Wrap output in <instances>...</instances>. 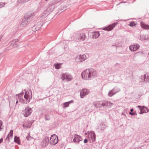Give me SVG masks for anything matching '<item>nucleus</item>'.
Segmentation results:
<instances>
[{
    "label": "nucleus",
    "mask_w": 149,
    "mask_h": 149,
    "mask_svg": "<svg viewBox=\"0 0 149 149\" xmlns=\"http://www.w3.org/2000/svg\"><path fill=\"white\" fill-rule=\"evenodd\" d=\"M88 141L86 139H85L84 141V142L85 143H86Z\"/></svg>",
    "instance_id": "obj_27"
},
{
    "label": "nucleus",
    "mask_w": 149,
    "mask_h": 149,
    "mask_svg": "<svg viewBox=\"0 0 149 149\" xmlns=\"http://www.w3.org/2000/svg\"><path fill=\"white\" fill-rule=\"evenodd\" d=\"M22 97V94H19L18 96H16L15 97L13 100V101L14 102H16V104H17L18 103V99L20 101V98H21Z\"/></svg>",
    "instance_id": "obj_13"
},
{
    "label": "nucleus",
    "mask_w": 149,
    "mask_h": 149,
    "mask_svg": "<svg viewBox=\"0 0 149 149\" xmlns=\"http://www.w3.org/2000/svg\"><path fill=\"white\" fill-rule=\"evenodd\" d=\"M27 0H18V2L20 3H24L27 1Z\"/></svg>",
    "instance_id": "obj_24"
},
{
    "label": "nucleus",
    "mask_w": 149,
    "mask_h": 149,
    "mask_svg": "<svg viewBox=\"0 0 149 149\" xmlns=\"http://www.w3.org/2000/svg\"><path fill=\"white\" fill-rule=\"evenodd\" d=\"M86 134H87V133H86L85 134V135H86Z\"/></svg>",
    "instance_id": "obj_35"
},
{
    "label": "nucleus",
    "mask_w": 149,
    "mask_h": 149,
    "mask_svg": "<svg viewBox=\"0 0 149 149\" xmlns=\"http://www.w3.org/2000/svg\"><path fill=\"white\" fill-rule=\"evenodd\" d=\"M11 44L13 47H17L19 45L18 40L17 39H15L13 40L11 42Z\"/></svg>",
    "instance_id": "obj_11"
},
{
    "label": "nucleus",
    "mask_w": 149,
    "mask_h": 149,
    "mask_svg": "<svg viewBox=\"0 0 149 149\" xmlns=\"http://www.w3.org/2000/svg\"><path fill=\"white\" fill-rule=\"evenodd\" d=\"M117 23H114L113 24L103 28V29L104 30H106L108 31H110L112 30L114 27L116 26Z\"/></svg>",
    "instance_id": "obj_6"
},
{
    "label": "nucleus",
    "mask_w": 149,
    "mask_h": 149,
    "mask_svg": "<svg viewBox=\"0 0 149 149\" xmlns=\"http://www.w3.org/2000/svg\"><path fill=\"white\" fill-rule=\"evenodd\" d=\"M62 64V63L55 64H54V66H55V68L57 69H60L61 68V66Z\"/></svg>",
    "instance_id": "obj_20"
},
{
    "label": "nucleus",
    "mask_w": 149,
    "mask_h": 149,
    "mask_svg": "<svg viewBox=\"0 0 149 149\" xmlns=\"http://www.w3.org/2000/svg\"><path fill=\"white\" fill-rule=\"evenodd\" d=\"M138 107H139V108H141V110L142 111V110L143 109V108H142V109L141 108V106H139Z\"/></svg>",
    "instance_id": "obj_29"
},
{
    "label": "nucleus",
    "mask_w": 149,
    "mask_h": 149,
    "mask_svg": "<svg viewBox=\"0 0 149 149\" xmlns=\"http://www.w3.org/2000/svg\"><path fill=\"white\" fill-rule=\"evenodd\" d=\"M144 78L145 81L146 82L149 81V74H148L144 75Z\"/></svg>",
    "instance_id": "obj_18"
},
{
    "label": "nucleus",
    "mask_w": 149,
    "mask_h": 149,
    "mask_svg": "<svg viewBox=\"0 0 149 149\" xmlns=\"http://www.w3.org/2000/svg\"><path fill=\"white\" fill-rule=\"evenodd\" d=\"M100 36V33L99 32H95L93 33V37L95 38H97Z\"/></svg>",
    "instance_id": "obj_19"
},
{
    "label": "nucleus",
    "mask_w": 149,
    "mask_h": 149,
    "mask_svg": "<svg viewBox=\"0 0 149 149\" xmlns=\"http://www.w3.org/2000/svg\"><path fill=\"white\" fill-rule=\"evenodd\" d=\"M22 97L24 96V98H20V101L23 103H29L30 99L32 97V93L31 91H26L24 94L22 93Z\"/></svg>",
    "instance_id": "obj_2"
},
{
    "label": "nucleus",
    "mask_w": 149,
    "mask_h": 149,
    "mask_svg": "<svg viewBox=\"0 0 149 149\" xmlns=\"http://www.w3.org/2000/svg\"><path fill=\"white\" fill-rule=\"evenodd\" d=\"M130 114L131 115H134V113H131V112H130Z\"/></svg>",
    "instance_id": "obj_28"
},
{
    "label": "nucleus",
    "mask_w": 149,
    "mask_h": 149,
    "mask_svg": "<svg viewBox=\"0 0 149 149\" xmlns=\"http://www.w3.org/2000/svg\"><path fill=\"white\" fill-rule=\"evenodd\" d=\"M2 141L3 140L2 139H0V143H1L2 142Z\"/></svg>",
    "instance_id": "obj_30"
},
{
    "label": "nucleus",
    "mask_w": 149,
    "mask_h": 149,
    "mask_svg": "<svg viewBox=\"0 0 149 149\" xmlns=\"http://www.w3.org/2000/svg\"><path fill=\"white\" fill-rule=\"evenodd\" d=\"M96 74V71L91 69H86L81 73L82 78L85 80L90 79L92 76H95Z\"/></svg>",
    "instance_id": "obj_1"
},
{
    "label": "nucleus",
    "mask_w": 149,
    "mask_h": 149,
    "mask_svg": "<svg viewBox=\"0 0 149 149\" xmlns=\"http://www.w3.org/2000/svg\"><path fill=\"white\" fill-rule=\"evenodd\" d=\"M14 142L17 143L18 144H20V141L19 138L15 136L14 137Z\"/></svg>",
    "instance_id": "obj_15"
},
{
    "label": "nucleus",
    "mask_w": 149,
    "mask_h": 149,
    "mask_svg": "<svg viewBox=\"0 0 149 149\" xmlns=\"http://www.w3.org/2000/svg\"><path fill=\"white\" fill-rule=\"evenodd\" d=\"M73 102V100H71V101H70V102H69V103H70Z\"/></svg>",
    "instance_id": "obj_31"
},
{
    "label": "nucleus",
    "mask_w": 149,
    "mask_h": 149,
    "mask_svg": "<svg viewBox=\"0 0 149 149\" xmlns=\"http://www.w3.org/2000/svg\"><path fill=\"white\" fill-rule=\"evenodd\" d=\"M139 46L138 45H135L130 46V49L132 51H134L137 50L139 48Z\"/></svg>",
    "instance_id": "obj_12"
},
{
    "label": "nucleus",
    "mask_w": 149,
    "mask_h": 149,
    "mask_svg": "<svg viewBox=\"0 0 149 149\" xmlns=\"http://www.w3.org/2000/svg\"><path fill=\"white\" fill-rule=\"evenodd\" d=\"M111 104V103L109 102L108 103V102L104 101L103 102H102L101 103V102H98V103H97L96 104L95 106L96 107H101V106L99 105V104H100L102 107H104L105 106H107L108 104Z\"/></svg>",
    "instance_id": "obj_7"
},
{
    "label": "nucleus",
    "mask_w": 149,
    "mask_h": 149,
    "mask_svg": "<svg viewBox=\"0 0 149 149\" xmlns=\"http://www.w3.org/2000/svg\"><path fill=\"white\" fill-rule=\"evenodd\" d=\"M3 122L2 121L0 120V131L2 129V126L3 125Z\"/></svg>",
    "instance_id": "obj_25"
},
{
    "label": "nucleus",
    "mask_w": 149,
    "mask_h": 149,
    "mask_svg": "<svg viewBox=\"0 0 149 149\" xmlns=\"http://www.w3.org/2000/svg\"><path fill=\"white\" fill-rule=\"evenodd\" d=\"M142 113H140V114H142Z\"/></svg>",
    "instance_id": "obj_34"
},
{
    "label": "nucleus",
    "mask_w": 149,
    "mask_h": 149,
    "mask_svg": "<svg viewBox=\"0 0 149 149\" xmlns=\"http://www.w3.org/2000/svg\"><path fill=\"white\" fill-rule=\"evenodd\" d=\"M80 61H83L86 59V56L85 55H80L79 56Z\"/></svg>",
    "instance_id": "obj_17"
},
{
    "label": "nucleus",
    "mask_w": 149,
    "mask_h": 149,
    "mask_svg": "<svg viewBox=\"0 0 149 149\" xmlns=\"http://www.w3.org/2000/svg\"><path fill=\"white\" fill-rule=\"evenodd\" d=\"M89 91L87 89H85L81 90L80 92V96L81 98H83L84 96L88 94Z\"/></svg>",
    "instance_id": "obj_9"
},
{
    "label": "nucleus",
    "mask_w": 149,
    "mask_h": 149,
    "mask_svg": "<svg viewBox=\"0 0 149 149\" xmlns=\"http://www.w3.org/2000/svg\"><path fill=\"white\" fill-rule=\"evenodd\" d=\"M86 38V36L84 34H82L80 35V37L79 39L81 40H84Z\"/></svg>",
    "instance_id": "obj_21"
},
{
    "label": "nucleus",
    "mask_w": 149,
    "mask_h": 149,
    "mask_svg": "<svg viewBox=\"0 0 149 149\" xmlns=\"http://www.w3.org/2000/svg\"><path fill=\"white\" fill-rule=\"evenodd\" d=\"M13 130H11L9 133L8 134L7 137L6 138V139L9 140L10 137H12L13 136Z\"/></svg>",
    "instance_id": "obj_16"
},
{
    "label": "nucleus",
    "mask_w": 149,
    "mask_h": 149,
    "mask_svg": "<svg viewBox=\"0 0 149 149\" xmlns=\"http://www.w3.org/2000/svg\"><path fill=\"white\" fill-rule=\"evenodd\" d=\"M114 94V93H113V91H112L109 93L108 95L109 96L111 97V96H112Z\"/></svg>",
    "instance_id": "obj_23"
},
{
    "label": "nucleus",
    "mask_w": 149,
    "mask_h": 149,
    "mask_svg": "<svg viewBox=\"0 0 149 149\" xmlns=\"http://www.w3.org/2000/svg\"><path fill=\"white\" fill-rule=\"evenodd\" d=\"M32 111V110L31 108L27 107L23 110L22 114L25 117H27L31 114Z\"/></svg>",
    "instance_id": "obj_3"
},
{
    "label": "nucleus",
    "mask_w": 149,
    "mask_h": 149,
    "mask_svg": "<svg viewBox=\"0 0 149 149\" xmlns=\"http://www.w3.org/2000/svg\"><path fill=\"white\" fill-rule=\"evenodd\" d=\"M89 135L90 136L91 140L92 142H94L95 141L96 136L93 132H90L88 133Z\"/></svg>",
    "instance_id": "obj_10"
},
{
    "label": "nucleus",
    "mask_w": 149,
    "mask_h": 149,
    "mask_svg": "<svg viewBox=\"0 0 149 149\" xmlns=\"http://www.w3.org/2000/svg\"><path fill=\"white\" fill-rule=\"evenodd\" d=\"M58 139L57 136L55 134L52 135L50 140V143L52 145H54L57 143Z\"/></svg>",
    "instance_id": "obj_4"
},
{
    "label": "nucleus",
    "mask_w": 149,
    "mask_h": 149,
    "mask_svg": "<svg viewBox=\"0 0 149 149\" xmlns=\"http://www.w3.org/2000/svg\"><path fill=\"white\" fill-rule=\"evenodd\" d=\"M133 111V109H131V110H130V111L131 112Z\"/></svg>",
    "instance_id": "obj_33"
},
{
    "label": "nucleus",
    "mask_w": 149,
    "mask_h": 149,
    "mask_svg": "<svg viewBox=\"0 0 149 149\" xmlns=\"http://www.w3.org/2000/svg\"><path fill=\"white\" fill-rule=\"evenodd\" d=\"M61 79L63 80L66 79L68 81H70L72 80V78L71 75L66 73H64L62 74Z\"/></svg>",
    "instance_id": "obj_5"
},
{
    "label": "nucleus",
    "mask_w": 149,
    "mask_h": 149,
    "mask_svg": "<svg viewBox=\"0 0 149 149\" xmlns=\"http://www.w3.org/2000/svg\"><path fill=\"white\" fill-rule=\"evenodd\" d=\"M136 24L134 22H132L130 23L129 25L131 27H133L136 26Z\"/></svg>",
    "instance_id": "obj_22"
},
{
    "label": "nucleus",
    "mask_w": 149,
    "mask_h": 149,
    "mask_svg": "<svg viewBox=\"0 0 149 149\" xmlns=\"http://www.w3.org/2000/svg\"><path fill=\"white\" fill-rule=\"evenodd\" d=\"M141 27L145 29H149V25L146 24L143 22H141L140 24Z\"/></svg>",
    "instance_id": "obj_14"
},
{
    "label": "nucleus",
    "mask_w": 149,
    "mask_h": 149,
    "mask_svg": "<svg viewBox=\"0 0 149 149\" xmlns=\"http://www.w3.org/2000/svg\"><path fill=\"white\" fill-rule=\"evenodd\" d=\"M82 140L81 137L78 135L75 134L74 136V138L73 140L74 142L79 143V142Z\"/></svg>",
    "instance_id": "obj_8"
},
{
    "label": "nucleus",
    "mask_w": 149,
    "mask_h": 149,
    "mask_svg": "<svg viewBox=\"0 0 149 149\" xmlns=\"http://www.w3.org/2000/svg\"><path fill=\"white\" fill-rule=\"evenodd\" d=\"M69 102L65 103L64 104V107H68L69 105Z\"/></svg>",
    "instance_id": "obj_26"
},
{
    "label": "nucleus",
    "mask_w": 149,
    "mask_h": 149,
    "mask_svg": "<svg viewBox=\"0 0 149 149\" xmlns=\"http://www.w3.org/2000/svg\"><path fill=\"white\" fill-rule=\"evenodd\" d=\"M3 5H3V4H2V6H1V3H0V7H1L2 6H3Z\"/></svg>",
    "instance_id": "obj_32"
}]
</instances>
